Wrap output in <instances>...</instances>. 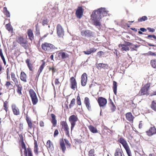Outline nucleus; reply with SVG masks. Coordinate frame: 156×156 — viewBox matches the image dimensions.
<instances>
[{"instance_id":"obj_1","label":"nucleus","mask_w":156,"mask_h":156,"mask_svg":"<svg viewBox=\"0 0 156 156\" xmlns=\"http://www.w3.org/2000/svg\"><path fill=\"white\" fill-rule=\"evenodd\" d=\"M100 12L98 9L97 10L93 11L91 15V19L93 21L94 25L96 27L100 26L101 25L100 22V20L101 18Z\"/></svg>"},{"instance_id":"obj_2","label":"nucleus","mask_w":156,"mask_h":156,"mask_svg":"<svg viewBox=\"0 0 156 156\" xmlns=\"http://www.w3.org/2000/svg\"><path fill=\"white\" fill-rule=\"evenodd\" d=\"M118 141L123 145L126 150L128 156H132L131 151L127 144L126 141L123 137H120L119 140Z\"/></svg>"},{"instance_id":"obj_3","label":"nucleus","mask_w":156,"mask_h":156,"mask_svg":"<svg viewBox=\"0 0 156 156\" xmlns=\"http://www.w3.org/2000/svg\"><path fill=\"white\" fill-rule=\"evenodd\" d=\"M29 94L33 105H36L38 102V99L36 94L32 89H30L29 91Z\"/></svg>"},{"instance_id":"obj_4","label":"nucleus","mask_w":156,"mask_h":156,"mask_svg":"<svg viewBox=\"0 0 156 156\" xmlns=\"http://www.w3.org/2000/svg\"><path fill=\"white\" fill-rule=\"evenodd\" d=\"M69 120L71 124V129L72 131L74 127L76 122L78 120V118L76 115H73L69 117Z\"/></svg>"},{"instance_id":"obj_5","label":"nucleus","mask_w":156,"mask_h":156,"mask_svg":"<svg viewBox=\"0 0 156 156\" xmlns=\"http://www.w3.org/2000/svg\"><path fill=\"white\" fill-rule=\"evenodd\" d=\"M17 41L21 46L23 47L25 49L27 48L28 44L27 40L26 39L23 38L22 37H19L17 38Z\"/></svg>"},{"instance_id":"obj_6","label":"nucleus","mask_w":156,"mask_h":156,"mask_svg":"<svg viewBox=\"0 0 156 156\" xmlns=\"http://www.w3.org/2000/svg\"><path fill=\"white\" fill-rule=\"evenodd\" d=\"M41 47L43 50L47 51H51L55 48L53 45L47 42L42 44L41 45Z\"/></svg>"},{"instance_id":"obj_7","label":"nucleus","mask_w":156,"mask_h":156,"mask_svg":"<svg viewBox=\"0 0 156 156\" xmlns=\"http://www.w3.org/2000/svg\"><path fill=\"white\" fill-rule=\"evenodd\" d=\"M81 34L83 36L87 37H93V32L89 30H83L81 32Z\"/></svg>"},{"instance_id":"obj_8","label":"nucleus","mask_w":156,"mask_h":156,"mask_svg":"<svg viewBox=\"0 0 156 156\" xmlns=\"http://www.w3.org/2000/svg\"><path fill=\"white\" fill-rule=\"evenodd\" d=\"M57 33L58 36L59 37H62L64 35V31L62 27L59 24L57 26Z\"/></svg>"},{"instance_id":"obj_9","label":"nucleus","mask_w":156,"mask_h":156,"mask_svg":"<svg viewBox=\"0 0 156 156\" xmlns=\"http://www.w3.org/2000/svg\"><path fill=\"white\" fill-rule=\"evenodd\" d=\"M98 102L100 107L104 106L107 103L106 99L102 97H99L98 98Z\"/></svg>"},{"instance_id":"obj_10","label":"nucleus","mask_w":156,"mask_h":156,"mask_svg":"<svg viewBox=\"0 0 156 156\" xmlns=\"http://www.w3.org/2000/svg\"><path fill=\"white\" fill-rule=\"evenodd\" d=\"M146 133L149 136H151L156 133V129L154 126H151L146 131Z\"/></svg>"},{"instance_id":"obj_11","label":"nucleus","mask_w":156,"mask_h":156,"mask_svg":"<svg viewBox=\"0 0 156 156\" xmlns=\"http://www.w3.org/2000/svg\"><path fill=\"white\" fill-rule=\"evenodd\" d=\"M87 76L86 73H83L81 76V84L83 86H85L87 81Z\"/></svg>"},{"instance_id":"obj_12","label":"nucleus","mask_w":156,"mask_h":156,"mask_svg":"<svg viewBox=\"0 0 156 156\" xmlns=\"http://www.w3.org/2000/svg\"><path fill=\"white\" fill-rule=\"evenodd\" d=\"M70 82L71 84V88L75 90L77 87V83L75 79L73 77H72L70 79Z\"/></svg>"},{"instance_id":"obj_13","label":"nucleus","mask_w":156,"mask_h":156,"mask_svg":"<svg viewBox=\"0 0 156 156\" xmlns=\"http://www.w3.org/2000/svg\"><path fill=\"white\" fill-rule=\"evenodd\" d=\"M83 13V11L81 7H79L76 12L77 18L80 19L81 18Z\"/></svg>"},{"instance_id":"obj_14","label":"nucleus","mask_w":156,"mask_h":156,"mask_svg":"<svg viewBox=\"0 0 156 156\" xmlns=\"http://www.w3.org/2000/svg\"><path fill=\"white\" fill-rule=\"evenodd\" d=\"M21 141H22V143L21 144V147L22 148L24 149V154L25 156H27V150L26 145L23 142V136H22L21 137H20Z\"/></svg>"},{"instance_id":"obj_15","label":"nucleus","mask_w":156,"mask_h":156,"mask_svg":"<svg viewBox=\"0 0 156 156\" xmlns=\"http://www.w3.org/2000/svg\"><path fill=\"white\" fill-rule=\"evenodd\" d=\"M84 103L86 106L89 111L91 110V106L90 104V101L88 97H85L84 99Z\"/></svg>"},{"instance_id":"obj_16","label":"nucleus","mask_w":156,"mask_h":156,"mask_svg":"<svg viewBox=\"0 0 156 156\" xmlns=\"http://www.w3.org/2000/svg\"><path fill=\"white\" fill-rule=\"evenodd\" d=\"M148 89L143 87L140 90L139 93L140 95H143L145 94H148Z\"/></svg>"},{"instance_id":"obj_17","label":"nucleus","mask_w":156,"mask_h":156,"mask_svg":"<svg viewBox=\"0 0 156 156\" xmlns=\"http://www.w3.org/2000/svg\"><path fill=\"white\" fill-rule=\"evenodd\" d=\"M60 144L62 151L64 153L66 149V148L63 139H60Z\"/></svg>"},{"instance_id":"obj_18","label":"nucleus","mask_w":156,"mask_h":156,"mask_svg":"<svg viewBox=\"0 0 156 156\" xmlns=\"http://www.w3.org/2000/svg\"><path fill=\"white\" fill-rule=\"evenodd\" d=\"M99 10L101 11V17L103 16H107L108 11L106 10L105 8H101L99 9Z\"/></svg>"},{"instance_id":"obj_19","label":"nucleus","mask_w":156,"mask_h":156,"mask_svg":"<svg viewBox=\"0 0 156 156\" xmlns=\"http://www.w3.org/2000/svg\"><path fill=\"white\" fill-rule=\"evenodd\" d=\"M126 117L127 119L129 121L133 122L134 117L130 112L127 113L126 114Z\"/></svg>"},{"instance_id":"obj_20","label":"nucleus","mask_w":156,"mask_h":156,"mask_svg":"<svg viewBox=\"0 0 156 156\" xmlns=\"http://www.w3.org/2000/svg\"><path fill=\"white\" fill-rule=\"evenodd\" d=\"M12 108L14 114L15 115H18L20 114L19 109L16 108L15 105H12Z\"/></svg>"},{"instance_id":"obj_21","label":"nucleus","mask_w":156,"mask_h":156,"mask_svg":"<svg viewBox=\"0 0 156 156\" xmlns=\"http://www.w3.org/2000/svg\"><path fill=\"white\" fill-rule=\"evenodd\" d=\"M27 76L25 73L23 72H21L20 76V79L21 80L26 82H27Z\"/></svg>"},{"instance_id":"obj_22","label":"nucleus","mask_w":156,"mask_h":156,"mask_svg":"<svg viewBox=\"0 0 156 156\" xmlns=\"http://www.w3.org/2000/svg\"><path fill=\"white\" fill-rule=\"evenodd\" d=\"M60 124L62 126V128H64V131H68L69 128L66 122L63 121L61 122Z\"/></svg>"},{"instance_id":"obj_23","label":"nucleus","mask_w":156,"mask_h":156,"mask_svg":"<svg viewBox=\"0 0 156 156\" xmlns=\"http://www.w3.org/2000/svg\"><path fill=\"white\" fill-rule=\"evenodd\" d=\"M97 49L95 48H90L89 50H88L87 51H84L83 52L86 55H90L92 53H94L96 51Z\"/></svg>"},{"instance_id":"obj_24","label":"nucleus","mask_w":156,"mask_h":156,"mask_svg":"<svg viewBox=\"0 0 156 156\" xmlns=\"http://www.w3.org/2000/svg\"><path fill=\"white\" fill-rule=\"evenodd\" d=\"M16 86L17 87V93L20 95H21L22 94L21 90H22V87L21 86L20 84H19V83L15 84Z\"/></svg>"},{"instance_id":"obj_25","label":"nucleus","mask_w":156,"mask_h":156,"mask_svg":"<svg viewBox=\"0 0 156 156\" xmlns=\"http://www.w3.org/2000/svg\"><path fill=\"white\" fill-rule=\"evenodd\" d=\"M59 56H61V58L62 59H65L69 57V55L65 52H60L58 53Z\"/></svg>"},{"instance_id":"obj_26","label":"nucleus","mask_w":156,"mask_h":156,"mask_svg":"<svg viewBox=\"0 0 156 156\" xmlns=\"http://www.w3.org/2000/svg\"><path fill=\"white\" fill-rule=\"evenodd\" d=\"M122 151L119 148H117L116 149L115 156H122Z\"/></svg>"},{"instance_id":"obj_27","label":"nucleus","mask_w":156,"mask_h":156,"mask_svg":"<svg viewBox=\"0 0 156 156\" xmlns=\"http://www.w3.org/2000/svg\"><path fill=\"white\" fill-rule=\"evenodd\" d=\"M119 47H121V50L122 51H127L129 50V48L127 47L124 44H120L119 45Z\"/></svg>"},{"instance_id":"obj_28","label":"nucleus","mask_w":156,"mask_h":156,"mask_svg":"<svg viewBox=\"0 0 156 156\" xmlns=\"http://www.w3.org/2000/svg\"><path fill=\"white\" fill-rule=\"evenodd\" d=\"M27 34L29 39L31 40L32 41L34 39V36L32 31L30 30H28Z\"/></svg>"},{"instance_id":"obj_29","label":"nucleus","mask_w":156,"mask_h":156,"mask_svg":"<svg viewBox=\"0 0 156 156\" xmlns=\"http://www.w3.org/2000/svg\"><path fill=\"white\" fill-rule=\"evenodd\" d=\"M88 128L90 131L93 133H96L98 132V131L96 128L92 126H89Z\"/></svg>"},{"instance_id":"obj_30","label":"nucleus","mask_w":156,"mask_h":156,"mask_svg":"<svg viewBox=\"0 0 156 156\" xmlns=\"http://www.w3.org/2000/svg\"><path fill=\"white\" fill-rule=\"evenodd\" d=\"M113 88L114 92L115 95L117 94V83L115 81H113Z\"/></svg>"},{"instance_id":"obj_31","label":"nucleus","mask_w":156,"mask_h":156,"mask_svg":"<svg viewBox=\"0 0 156 156\" xmlns=\"http://www.w3.org/2000/svg\"><path fill=\"white\" fill-rule=\"evenodd\" d=\"M26 120L28 124V127L30 129L32 128V123L31 122V120L30 118L27 117H26Z\"/></svg>"},{"instance_id":"obj_32","label":"nucleus","mask_w":156,"mask_h":156,"mask_svg":"<svg viewBox=\"0 0 156 156\" xmlns=\"http://www.w3.org/2000/svg\"><path fill=\"white\" fill-rule=\"evenodd\" d=\"M29 61L30 60L28 59H27L26 60V62L30 70L31 71H32V64L31 63H30Z\"/></svg>"},{"instance_id":"obj_33","label":"nucleus","mask_w":156,"mask_h":156,"mask_svg":"<svg viewBox=\"0 0 156 156\" xmlns=\"http://www.w3.org/2000/svg\"><path fill=\"white\" fill-rule=\"evenodd\" d=\"M45 62H44L43 63V64L40 66V67L38 71V72H37V73L38 74V77L39 76L41 73L42 72V71L44 68V66L45 65Z\"/></svg>"},{"instance_id":"obj_34","label":"nucleus","mask_w":156,"mask_h":156,"mask_svg":"<svg viewBox=\"0 0 156 156\" xmlns=\"http://www.w3.org/2000/svg\"><path fill=\"white\" fill-rule=\"evenodd\" d=\"M46 144L48 148L51 149L53 148V144L50 140H48L47 141Z\"/></svg>"},{"instance_id":"obj_35","label":"nucleus","mask_w":156,"mask_h":156,"mask_svg":"<svg viewBox=\"0 0 156 156\" xmlns=\"http://www.w3.org/2000/svg\"><path fill=\"white\" fill-rule=\"evenodd\" d=\"M147 39H149L150 40H153V39H154V41H156V37L154 35H148L146 37Z\"/></svg>"},{"instance_id":"obj_36","label":"nucleus","mask_w":156,"mask_h":156,"mask_svg":"<svg viewBox=\"0 0 156 156\" xmlns=\"http://www.w3.org/2000/svg\"><path fill=\"white\" fill-rule=\"evenodd\" d=\"M98 66L99 67L105 69H108V65L105 64L99 63L98 64Z\"/></svg>"},{"instance_id":"obj_37","label":"nucleus","mask_w":156,"mask_h":156,"mask_svg":"<svg viewBox=\"0 0 156 156\" xmlns=\"http://www.w3.org/2000/svg\"><path fill=\"white\" fill-rule=\"evenodd\" d=\"M34 152L36 154H37L38 153V146L37 141L36 140H34Z\"/></svg>"},{"instance_id":"obj_38","label":"nucleus","mask_w":156,"mask_h":156,"mask_svg":"<svg viewBox=\"0 0 156 156\" xmlns=\"http://www.w3.org/2000/svg\"><path fill=\"white\" fill-rule=\"evenodd\" d=\"M151 108L156 111V101H153L151 105Z\"/></svg>"},{"instance_id":"obj_39","label":"nucleus","mask_w":156,"mask_h":156,"mask_svg":"<svg viewBox=\"0 0 156 156\" xmlns=\"http://www.w3.org/2000/svg\"><path fill=\"white\" fill-rule=\"evenodd\" d=\"M3 12H4L6 16L9 17H10V14L9 12L7 10V8L4 7L3 9Z\"/></svg>"},{"instance_id":"obj_40","label":"nucleus","mask_w":156,"mask_h":156,"mask_svg":"<svg viewBox=\"0 0 156 156\" xmlns=\"http://www.w3.org/2000/svg\"><path fill=\"white\" fill-rule=\"evenodd\" d=\"M0 56L3 61L4 64L5 65L6 64V62L4 57L3 54L2 50L1 48H0Z\"/></svg>"},{"instance_id":"obj_41","label":"nucleus","mask_w":156,"mask_h":156,"mask_svg":"<svg viewBox=\"0 0 156 156\" xmlns=\"http://www.w3.org/2000/svg\"><path fill=\"white\" fill-rule=\"evenodd\" d=\"M11 78L12 80L16 83H19L17 79L15 77V74L14 73H11Z\"/></svg>"},{"instance_id":"obj_42","label":"nucleus","mask_w":156,"mask_h":156,"mask_svg":"<svg viewBox=\"0 0 156 156\" xmlns=\"http://www.w3.org/2000/svg\"><path fill=\"white\" fill-rule=\"evenodd\" d=\"M151 64L152 67L156 69V60H152L151 61Z\"/></svg>"},{"instance_id":"obj_43","label":"nucleus","mask_w":156,"mask_h":156,"mask_svg":"<svg viewBox=\"0 0 156 156\" xmlns=\"http://www.w3.org/2000/svg\"><path fill=\"white\" fill-rule=\"evenodd\" d=\"M147 19V17L146 16H144L140 18V19H138V21L139 22H142L143 21H145Z\"/></svg>"},{"instance_id":"obj_44","label":"nucleus","mask_w":156,"mask_h":156,"mask_svg":"<svg viewBox=\"0 0 156 156\" xmlns=\"http://www.w3.org/2000/svg\"><path fill=\"white\" fill-rule=\"evenodd\" d=\"M75 99L73 98L71 101L70 104L69 105V107L70 108H72L75 104Z\"/></svg>"},{"instance_id":"obj_45","label":"nucleus","mask_w":156,"mask_h":156,"mask_svg":"<svg viewBox=\"0 0 156 156\" xmlns=\"http://www.w3.org/2000/svg\"><path fill=\"white\" fill-rule=\"evenodd\" d=\"M64 141L66 145H67V148H70L71 147V144L69 143V141L67 139H65Z\"/></svg>"},{"instance_id":"obj_46","label":"nucleus","mask_w":156,"mask_h":156,"mask_svg":"<svg viewBox=\"0 0 156 156\" xmlns=\"http://www.w3.org/2000/svg\"><path fill=\"white\" fill-rule=\"evenodd\" d=\"M6 29L9 31H10L12 30V28L11 27V25L9 24H7L6 25Z\"/></svg>"},{"instance_id":"obj_47","label":"nucleus","mask_w":156,"mask_h":156,"mask_svg":"<svg viewBox=\"0 0 156 156\" xmlns=\"http://www.w3.org/2000/svg\"><path fill=\"white\" fill-rule=\"evenodd\" d=\"M77 103L78 105H81V102L80 97L78 96L77 97Z\"/></svg>"},{"instance_id":"obj_48","label":"nucleus","mask_w":156,"mask_h":156,"mask_svg":"<svg viewBox=\"0 0 156 156\" xmlns=\"http://www.w3.org/2000/svg\"><path fill=\"white\" fill-rule=\"evenodd\" d=\"M148 55H151V56H156V54L155 53L153 52L150 51L148 52L147 53Z\"/></svg>"},{"instance_id":"obj_49","label":"nucleus","mask_w":156,"mask_h":156,"mask_svg":"<svg viewBox=\"0 0 156 156\" xmlns=\"http://www.w3.org/2000/svg\"><path fill=\"white\" fill-rule=\"evenodd\" d=\"M111 109L112 112H114L116 109V107L115 105H113L111 107Z\"/></svg>"},{"instance_id":"obj_50","label":"nucleus","mask_w":156,"mask_h":156,"mask_svg":"<svg viewBox=\"0 0 156 156\" xmlns=\"http://www.w3.org/2000/svg\"><path fill=\"white\" fill-rule=\"evenodd\" d=\"M51 122L53 126L55 127L56 126L57 123V120L56 119L54 120H51Z\"/></svg>"},{"instance_id":"obj_51","label":"nucleus","mask_w":156,"mask_h":156,"mask_svg":"<svg viewBox=\"0 0 156 156\" xmlns=\"http://www.w3.org/2000/svg\"><path fill=\"white\" fill-rule=\"evenodd\" d=\"M28 152V156H32V152L31 151V149L30 148L27 149Z\"/></svg>"},{"instance_id":"obj_52","label":"nucleus","mask_w":156,"mask_h":156,"mask_svg":"<svg viewBox=\"0 0 156 156\" xmlns=\"http://www.w3.org/2000/svg\"><path fill=\"white\" fill-rule=\"evenodd\" d=\"M151 83L149 81H148L147 83V84L145 85V86H144V87H145L147 88L148 89V90L149 89V87H150L151 85Z\"/></svg>"},{"instance_id":"obj_53","label":"nucleus","mask_w":156,"mask_h":156,"mask_svg":"<svg viewBox=\"0 0 156 156\" xmlns=\"http://www.w3.org/2000/svg\"><path fill=\"white\" fill-rule=\"evenodd\" d=\"M147 29L150 32H154L155 31V29H154L150 27H147Z\"/></svg>"},{"instance_id":"obj_54","label":"nucleus","mask_w":156,"mask_h":156,"mask_svg":"<svg viewBox=\"0 0 156 156\" xmlns=\"http://www.w3.org/2000/svg\"><path fill=\"white\" fill-rule=\"evenodd\" d=\"M48 23V20L47 19H44L42 21V24L43 25L47 24Z\"/></svg>"},{"instance_id":"obj_55","label":"nucleus","mask_w":156,"mask_h":156,"mask_svg":"<svg viewBox=\"0 0 156 156\" xmlns=\"http://www.w3.org/2000/svg\"><path fill=\"white\" fill-rule=\"evenodd\" d=\"M58 134V131L57 129H56L55 130L54 133V137H55L57 136Z\"/></svg>"},{"instance_id":"obj_56","label":"nucleus","mask_w":156,"mask_h":156,"mask_svg":"<svg viewBox=\"0 0 156 156\" xmlns=\"http://www.w3.org/2000/svg\"><path fill=\"white\" fill-rule=\"evenodd\" d=\"M127 47L130 46L132 44L129 42L125 41V44H124Z\"/></svg>"},{"instance_id":"obj_57","label":"nucleus","mask_w":156,"mask_h":156,"mask_svg":"<svg viewBox=\"0 0 156 156\" xmlns=\"http://www.w3.org/2000/svg\"><path fill=\"white\" fill-rule=\"evenodd\" d=\"M104 53L102 51H100L98 52L97 53V55L99 56V57H101L102 55L104 54Z\"/></svg>"},{"instance_id":"obj_58","label":"nucleus","mask_w":156,"mask_h":156,"mask_svg":"<svg viewBox=\"0 0 156 156\" xmlns=\"http://www.w3.org/2000/svg\"><path fill=\"white\" fill-rule=\"evenodd\" d=\"M94 150L91 149L90 150L89 152V154H94Z\"/></svg>"},{"instance_id":"obj_59","label":"nucleus","mask_w":156,"mask_h":156,"mask_svg":"<svg viewBox=\"0 0 156 156\" xmlns=\"http://www.w3.org/2000/svg\"><path fill=\"white\" fill-rule=\"evenodd\" d=\"M140 30L143 32H145L147 31V29L144 28H141Z\"/></svg>"},{"instance_id":"obj_60","label":"nucleus","mask_w":156,"mask_h":156,"mask_svg":"<svg viewBox=\"0 0 156 156\" xmlns=\"http://www.w3.org/2000/svg\"><path fill=\"white\" fill-rule=\"evenodd\" d=\"M59 82L58 81V79L56 78L55 80V83L56 85L58 84L59 83Z\"/></svg>"},{"instance_id":"obj_61","label":"nucleus","mask_w":156,"mask_h":156,"mask_svg":"<svg viewBox=\"0 0 156 156\" xmlns=\"http://www.w3.org/2000/svg\"><path fill=\"white\" fill-rule=\"evenodd\" d=\"M40 125L41 127H44V124L43 122L41 121L40 122Z\"/></svg>"},{"instance_id":"obj_62","label":"nucleus","mask_w":156,"mask_h":156,"mask_svg":"<svg viewBox=\"0 0 156 156\" xmlns=\"http://www.w3.org/2000/svg\"><path fill=\"white\" fill-rule=\"evenodd\" d=\"M51 116L52 118V120L55 119V116L54 114H51Z\"/></svg>"},{"instance_id":"obj_63","label":"nucleus","mask_w":156,"mask_h":156,"mask_svg":"<svg viewBox=\"0 0 156 156\" xmlns=\"http://www.w3.org/2000/svg\"><path fill=\"white\" fill-rule=\"evenodd\" d=\"M11 85V84L10 83L9 81L7 82L5 84V85L7 87H9Z\"/></svg>"},{"instance_id":"obj_64","label":"nucleus","mask_w":156,"mask_h":156,"mask_svg":"<svg viewBox=\"0 0 156 156\" xmlns=\"http://www.w3.org/2000/svg\"><path fill=\"white\" fill-rule=\"evenodd\" d=\"M57 70L55 67H53L52 69V71L53 73L56 72Z\"/></svg>"}]
</instances>
